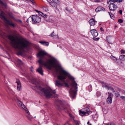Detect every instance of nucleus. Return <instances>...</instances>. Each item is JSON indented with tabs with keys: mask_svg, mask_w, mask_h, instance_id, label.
Listing matches in <instances>:
<instances>
[{
	"mask_svg": "<svg viewBox=\"0 0 125 125\" xmlns=\"http://www.w3.org/2000/svg\"><path fill=\"white\" fill-rule=\"evenodd\" d=\"M108 97H111V98L113 97V94L112 93L109 92L108 93Z\"/></svg>",
	"mask_w": 125,
	"mask_h": 125,
	"instance_id": "5701e85b",
	"label": "nucleus"
},
{
	"mask_svg": "<svg viewBox=\"0 0 125 125\" xmlns=\"http://www.w3.org/2000/svg\"><path fill=\"white\" fill-rule=\"evenodd\" d=\"M90 32L94 37H96L98 35V34L95 29L91 30Z\"/></svg>",
	"mask_w": 125,
	"mask_h": 125,
	"instance_id": "9d476101",
	"label": "nucleus"
},
{
	"mask_svg": "<svg viewBox=\"0 0 125 125\" xmlns=\"http://www.w3.org/2000/svg\"><path fill=\"white\" fill-rule=\"evenodd\" d=\"M69 122V121H68L65 124H64V125H65L66 124H68Z\"/></svg>",
	"mask_w": 125,
	"mask_h": 125,
	"instance_id": "8fccbe9b",
	"label": "nucleus"
},
{
	"mask_svg": "<svg viewBox=\"0 0 125 125\" xmlns=\"http://www.w3.org/2000/svg\"><path fill=\"white\" fill-rule=\"evenodd\" d=\"M33 67L32 66L31 67V71L32 72H33Z\"/></svg>",
	"mask_w": 125,
	"mask_h": 125,
	"instance_id": "a18cd8bd",
	"label": "nucleus"
},
{
	"mask_svg": "<svg viewBox=\"0 0 125 125\" xmlns=\"http://www.w3.org/2000/svg\"><path fill=\"white\" fill-rule=\"evenodd\" d=\"M43 9L44 10H47V8L45 7H44L43 8Z\"/></svg>",
	"mask_w": 125,
	"mask_h": 125,
	"instance_id": "de8ad7c7",
	"label": "nucleus"
},
{
	"mask_svg": "<svg viewBox=\"0 0 125 125\" xmlns=\"http://www.w3.org/2000/svg\"><path fill=\"white\" fill-rule=\"evenodd\" d=\"M61 101H59V103H60V104L61 105H62V104L61 103Z\"/></svg>",
	"mask_w": 125,
	"mask_h": 125,
	"instance_id": "603ef678",
	"label": "nucleus"
},
{
	"mask_svg": "<svg viewBox=\"0 0 125 125\" xmlns=\"http://www.w3.org/2000/svg\"><path fill=\"white\" fill-rule=\"evenodd\" d=\"M109 2L107 1V4H109Z\"/></svg>",
	"mask_w": 125,
	"mask_h": 125,
	"instance_id": "6e6d98bb",
	"label": "nucleus"
},
{
	"mask_svg": "<svg viewBox=\"0 0 125 125\" xmlns=\"http://www.w3.org/2000/svg\"><path fill=\"white\" fill-rule=\"evenodd\" d=\"M52 1L56 4L58 3V0H52Z\"/></svg>",
	"mask_w": 125,
	"mask_h": 125,
	"instance_id": "c756f323",
	"label": "nucleus"
},
{
	"mask_svg": "<svg viewBox=\"0 0 125 125\" xmlns=\"http://www.w3.org/2000/svg\"><path fill=\"white\" fill-rule=\"evenodd\" d=\"M121 54H124L125 53V51L123 50H121Z\"/></svg>",
	"mask_w": 125,
	"mask_h": 125,
	"instance_id": "e433bc0d",
	"label": "nucleus"
},
{
	"mask_svg": "<svg viewBox=\"0 0 125 125\" xmlns=\"http://www.w3.org/2000/svg\"><path fill=\"white\" fill-rule=\"evenodd\" d=\"M111 1L112 2H117L118 1V0H109V1Z\"/></svg>",
	"mask_w": 125,
	"mask_h": 125,
	"instance_id": "72a5a7b5",
	"label": "nucleus"
},
{
	"mask_svg": "<svg viewBox=\"0 0 125 125\" xmlns=\"http://www.w3.org/2000/svg\"><path fill=\"white\" fill-rule=\"evenodd\" d=\"M0 4L2 6L4 7L5 8H6L7 6L6 4L3 2L1 0H0Z\"/></svg>",
	"mask_w": 125,
	"mask_h": 125,
	"instance_id": "aec40b11",
	"label": "nucleus"
},
{
	"mask_svg": "<svg viewBox=\"0 0 125 125\" xmlns=\"http://www.w3.org/2000/svg\"><path fill=\"white\" fill-rule=\"evenodd\" d=\"M109 14V15H110V17H111V13L110 12H108Z\"/></svg>",
	"mask_w": 125,
	"mask_h": 125,
	"instance_id": "864d4df0",
	"label": "nucleus"
},
{
	"mask_svg": "<svg viewBox=\"0 0 125 125\" xmlns=\"http://www.w3.org/2000/svg\"><path fill=\"white\" fill-rule=\"evenodd\" d=\"M112 98L111 97H107L106 101L108 104H111L112 102Z\"/></svg>",
	"mask_w": 125,
	"mask_h": 125,
	"instance_id": "dca6fc26",
	"label": "nucleus"
},
{
	"mask_svg": "<svg viewBox=\"0 0 125 125\" xmlns=\"http://www.w3.org/2000/svg\"><path fill=\"white\" fill-rule=\"evenodd\" d=\"M123 0H118V1L117 2H121Z\"/></svg>",
	"mask_w": 125,
	"mask_h": 125,
	"instance_id": "49530a36",
	"label": "nucleus"
},
{
	"mask_svg": "<svg viewBox=\"0 0 125 125\" xmlns=\"http://www.w3.org/2000/svg\"><path fill=\"white\" fill-rule=\"evenodd\" d=\"M107 89L109 90H111L113 92H115L114 89L110 86H109Z\"/></svg>",
	"mask_w": 125,
	"mask_h": 125,
	"instance_id": "b1692460",
	"label": "nucleus"
},
{
	"mask_svg": "<svg viewBox=\"0 0 125 125\" xmlns=\"http://www.w3.org/2000/svg\"><path fill=\"white\" fill-rule=\"evenodd\" d=\"M100 30L102 31H104V30L103 29L102 27H101L100 28Z\"/></svg>",
	"mask_w": 125,
	"mask_h": 125,
	"instance_id": "c03bdc74",
	"label": "nucleus"
},
{
	"mask_svg": "<svg viewBox=\"0 0 125 125\" xmlns=\"http://www.w3.org/2000/svg\"><path fill=\"white\" fill-rule=\"evenodd\" d=\"M74 122L76 125H78L79 124V121L73 119Z\"/></svg>",
	"mask_w": 125,
	"mask_h": 125,
	"instance_id": "bb28decb",
	"label": "nucleus"
},
{
	"mask_svg": "<svg viewBox=\"0 0 125 125\" xmlns=\"http://www.w3.org/2000/svg\"><path fill=\"white\" fill-rule=\"evenodd\" d=\"M119 59L122 61H125V55H121L120 56Z\"/></svg>",
	"mask_w": 125,
	"mask_h": 125,
	"instance_id": "f3484780",
	"label": "nucleus"
},
{
	"mask_svg": "<svg viewBox=\"0 0 125 125\" xmlns=\"http://www.w3.org/2000/svg\"><path fill=\"white\" fill-rule=\"evenodd\" d=\"M17 62L18 64L19 65H23L24 64L21 60L19 59H17Z\"/></svg>",
	"mask_w": 125,
	"mask_h": 125,
	"instance_id": "a211bd4d",
	"label": "nucleus"
},
{
	"mask_svg": "<svg viewBox=\"0 0 125 125\" xmlns=\"http://www.w3.org/2000/svg\"><path fill=\"white\" fill-rule=\"evenodd\" d=\"M111 58L112 59L115 61H117L118 60L117 59L114 57L113 56H111Z\"/></svg>",
	"mask_w": 125,
	"mask_h": 125,
	"instance_id": "a878e982",
	"label": "nucleus"
},
{
	"mask_svg": "<svg viewBox=\"0 0 125 125\" xmlns=\"http://www.w3.org/2000/svg\"><path fill=\"white\" fill-rule=\"evenodd\" d=\"M55 84L56 86L58 87H61L63 85V83L58 80H56V81Z\"/></svg>",
	"mask_w": 125,
	"mask_h": 125,
	"instance_id": "9b49d317",
	"label": "nucleus"
},
{
	"mask_svg": "<svg viewBox=\"0 0 125 125\" xmlns=\"http://www.w3.org/2000/svg\"><path fill=\"white\" fill-rule=\"evenodd\" d=\"M109 8L111 10L115 11L117 8V7L114 3H112L109 5Z\"/></svg>",
	"mask_w": 125,
	"mask_h": 125,
	"instance_id": "6e6552de",
	"label": "nucleus"
},
{
	"mask_svg": "<svg viewBox=\"0 0 125 125\" xmlns=\"http://www.w3.org/2000/svg\"><path fill=\"white\" fill-rule=\"evenodd\" d=\"M62 109H67V108H68V107H66V106H65L64 105H63L62 106Z\"/></svg>",
	"mask_w": 125,
	"mask_h": 125,
	"instance_id": "c9c22d12",
	"label": "nucleus"
},
{
	"mask_svg": "<svg viewBox=\"0 0 125 125\" xmlns=\"http://www.w3.org/2000/svg\"><path fill=\"white\" fill-rule=\"evenodd\" d=\"M36 10L37 12H38L40 15H41V16H42V17H43L44 18H46L47 17V15L43 14L42 12L40 11H39L36 10Z\"/></svg>",
	"mask_w": 125,
	"mask_h": 125,
	"instance_id": "4468645a",
	"label": "nucleus"
},
{
	"mask_svg": "<svg viewBox=\"0 0 125 125\" xmlns=\"http://www.w3.org/2000/svg\"><path fill=\"white\" fill-rule=\"evenodd\" d=\"M65 10H67L69 12H70V10H69V9H68L67 8H65Z\"/></svg>",
	"mask_w": 125,
	"mask_h": 125,
	"instance_id": "37998d69",
	"label": "nucleus"
},
{
	"mask_svg": "<svg viewBox=\"0 0 125 125\" xmlns=\"http://www.w3.org/2000/svg\"><path fill=\"white\" fill-rule=\"evenodd\" d=\"M101 0H99L98 1H100Z\"/></svg>",
	"mask_w": 125,
	"mask_h": 125,
	"instance_id": "bf43d9fd",
	"label": "nucleus"
},
{
	"mask_svg": "<svg viewBox=\"0 0 125 125\" xmlns=\"http://www.w3.org/2000/svg\"><path fill=\"white\" fill-rule=\"evenodd\" d=\"M89 22L91 26H93L95 25L96 21L94 19L92 18L89 21Z\"/></svg>",
	"mask_w": 125,
	"mask_h": 125,
	"instance_id": "f8f14e48",
	"label": "nucleus"
},
{
	"mask_svg": "<svg viewBox=\"0 0 125 125\" xmlns=\"http://www.w3.org/2000/svg\"><path fill=\"white\" fill-rule=\"evenodd\" d=\"M92 112L90 111L89 109L87 107L83 108L82 110L79 111V114L82 116H84L85 115V116L88 115L91 113Z\"/></svg>",
	"mask_w": 125,
	"mask_h": 125,
	"instance_id": "39448f33",
	"label": "nucleus"
},
{
	"mask_svg": "<svg viewBox=\"0 0 125 125\" xmlns=\"http://www.w3.org/2000/svg\"><path fill=\"white\" fill-rule=\"evenodd\" d=\"M89 121H88L87 123V124L88 125H91V124H89Z\"/></svg>",
	"mask_w": 125,
	"mask_h": 125,
	"instance_id": "09e8293b",
	"label": "nucleus"
},
{
	"mask_svg": "<svg viewBox=\"0 0 125 125\" xmlns=\"http://www.w3.org/2000/svg\"><path fill=\"white\" fill-rule=\"evenodd\" d=\"M118 22L120 23H122L123 22V20L122 19H119L118 20Z\"/></svg>",
	"mask_w": 125,
	"mask_h": 125,
	"instance_id": "2f4dec72",
	"label": "nucleus"
},
{
	"mask_svg": "<svg viewBox=\"0 0 125 125\" xmlns=\"http://www.w3.org/2000/svg\"><path fill=\"white\" fill-rule=\"evenodd\" d=\"M107 125H115V124L113 123L108 124Z\"/></svg>",
	"mask_w": 125,
	"mask_h": 125,
	"instance_id": "58836bf2",
	"label": "nucleus"
},
{
	"mask_svg": "<svg viewBox=\"0 0 125 125\" xmlns=\"http://www.w3.org/2000/svg\"><path fill=\"white\" fill-rule=\"evenodd\" d=\"M102 86L103 87H105L108 89L109 85L108 84L105 83L104 84L102 85Z\"/></svg>",
	"mask_w": 125,
	"mask_h": 125,
	"instance_id": "412c9836",
	"label": "nucleus"
},
{
	"mask_svg": "<svg viewBox=\"0 0 125 125\" xmlns=\"http://www.w3.org/2000/svg\"><path fill=\"white\" fill-rule=\"evenodd\" d=\"M37 56L39 59L38 62L39 66L36 70V71L41 75H43L42 66L46 67L49 69L53 67L55 69L54 72L56 75H57L58 79L63 83L65 86L69 87V85L66 83L65 80L68 77L71 82V88L69 91L70 95L72 98H74L76 96L78 87L77 84L75 81L74 78L63 68L55 58L48 54L45 51H40L37 54Z\"/></svg>",
	"mask_w": 125,
	"mask_h": 125,
	"instance_id": "f257e3e1",
	"label": "nucleus"
},
{
	"mask_svg": "<svg viewBox=\"0 0 125 125\" xmlns=\"http://www.w3.org/2000/svg\"><path fill=\"white\" fill-rule=\"evenodd\" d=\"M14 100L16 101L19 107L26 110V109L27 108L23 103L21 101H20L18 97H16L14 98Z\"/></svg>",
	"mask_w": 125,
	"mask_h": 125,
	"instance_id": "423d86ee",
	"label": "nucleus"
},
{
	"mask_svg": "<svg viewBox=\"0 0 125 125\" xmlns=\"http://www.w3.org/2000/svg\"><path fill=\"white\" fill-rule=\"evenodd\" d=\"M15 21H17V22H18V21H19V22H20V23H22V21H21V20H15Z\"/></svg>",
	"mask_w": 125,
	"mask_h": 125,
	"instance_id": "4c0bfd02",
	"label": "nucleus"
},
{
	"mask_svg": "<svg viewBox=\"0 0 125 125\" xmlns=\"http://www.w3.org/2000/svg\"><path fill=\"white\" fill-rule=\"evenodd\" d=\"M118 12L121 15L122 14V11L121 10H119L118 11Z\"/></svg>",
	"mask_w": 125,
	"mask_h": 125,
	"instance_id": "ea45409f",
	"label": "nucleus"
},
{
	"mask_svg": "<svg viewBox=\"0 0 125 125\" xmlns=\"http://www.w3.org/2000/svg\"><path fill=\"white\" fill-rule=\"evenodd\" d=\"M33 23H39L41 21V18L37 15H33Z\"/></svg>",
	"mask_w": 125,
	"mask_h": 125,
	"instance_id": "0eeeda50",
	"label": "nucleus"
},
{
	"mask_svg": "<svg viewBox=\"0 0 125 125\" xmlns=\"http://www.w3.org/2000/svg\"><path fill=\"white\" fill-rule=\"evenodd\" d=\"M92 86L91 85H89L88 87V88L89 89V91L90 92L92 90Z\"/></svg>",
	"mask_w": 125,
	"mask_h": 125,
	"instance_id": "c85d7f7f",
	"label": "nucleus"
},
{
	"mask_svg": "<svg viewBox=\"0 0 125 125\" xmlns=\"http://www.w3.org/2000/svg\"><path fill=\"white\" fill-rule=\"evenodd\" d=\"M114 92H115V95L116 97H118L120 95V94H119L118 92L117 91H115Z\"/></svg>",
	"mask_w": 125,
	"mask_h": 125,
	"instance_id": "393cba45",
	"label": "nucleus"
},
{
	"mask_svg": "<svg viewBox=\"0 0 125 125\" xmlns=\"http://www.w3.org/2000/svg\"><path fill=\"white\" fill-rule=\"evenodd\" d=\"M120 97L122 99H123L125 101V96H120Z\"/></svg>",
	"mask_w": 125,
	"mask_h": 125,
	"instance_id": "473e14b6",
	"label": "nucleus"
},
{
	"mask_svg": "<svg viewBox=\"0 0 125 125\" xmlns=\"http://www.w3.org/2000/svg\"><path fill=\"white\" fill-rule=\"evenodd\" d=\"M8 39L11 41L13 47L17 51V54L21 56L24 55L25 52V49H28L29 48V43L24 39L16 37V39L13 36L9 35Z\"/></svg>",
	"mask_w": 125,
	"mask_h": 125,
	"instance_id": "f03ea898",
	"label": "nucleus"
},
{
	"mask_svg": "<svg viewBox=\"0 0 125 125\" xmlns=\"http://www.w3.org/2000/svg\"><path fill=\"white\" fill-rule=\"evenodd\" d=\"M16 83H17V90L18 91H21V85L20 82L17 79Z\"/></svg>",
	"mask_w": 125,
	"mask_h": 125,
	"instance_id": "1a4fd4ad",
	"label": "nucleus"
},
{
	"mask_svg": "<svg viewBox=\"0 0 125 125\" xmlns=\"http://www.w3.org/2000/svg\"><path fill=\"white\" fill-rule=\"evenodd\" d=\"M95 37H94L93 38V39L94 40H95L96 41H98V40L99 38H95Z\"/></svg>",
	"mask_w": 125,
	"mask_h": 125,
	"instance_id": "f704fd0d",
	"label": "nucleus"
},
{
	"mask_svg": "<svg viewBox=\"0 0 125 125\" xmlns=\"http://www.w3.org/2000/svg\"><path fill=\"white\" fill-rule=\"evenodd\" d=\"M69 115L70 116V117H71V118H72L73 119H74V116L72 115V114L69 113Z\"/></svg>",
	"mask_w": 125,
	"mask_h": 125,
	"instance_id": "7c9ffc66",
	"label": "nucleus"
},
{
	"mask_svg": "<svg viewBox=\"0 0 125 125\" xmlns=\"http://www.w3.org/2000/svg\"><path fill=\"white\" fill-rule=\"evenodd\" d=\"M26 111V113L28 114V115H30V113H29V112L28 111H27V109H26V110H25Z\"/></svg>",
	"mask_w": 125,
	"mask_h": 125,
	"instance_id": "a19ab883",
	"label": "nucleus"
},
{
	"mask_svg": "<svg viewBox=\"0 0 125 125\" xmlns=\"http://www.w3.org/2000/svg\"><path fill=\"white\" fill-rule=\"evenodd\" d=\"M28 118V119L31 120L32 117L30 115L26 116Z\"/></svg>",
	"mask_w": 125,
	"mask_h": 125,
	"instance_id": "cd10ccee",
	"label": "nucleus"
},
{
	"mask_svg": "<svg viewBox=\"0 0 125 125\" xmlns=\"http://www.w3.org/2000/svg\"><path fill=\"white\" fill-rule=\"evenodd\" d=\"M101 83L103 85L104 84H105V83H104L103 82H101Z\"/></svg>",
	"mask_w": 125,
	"mask_h": 125,
	"instance_id": "3c124183",
	"label": "nucleus"
},
{
	"mask_svg": "<svg viewBox=\"0 0 125 125\" xmlns=\"http://www.w3.org/2000/svg\"><path fill=\"white\" fill-rule=\"evenodd\" d=\"M13 18L14 19V20H15V18H14V17H13Z\"/></svg>",
	"mask_w": 125,
	"mask_h": 125,
	"instance_id": "13d9d810",
	"label": "nucleus"
},
{
	"mask_svg": "<svg viewBox=\"0 0 125 125\" xmlns=\"http://www.w3.org/2000/svg\"><path fill=\"white\" fill-rule=\"evenodd\" d=\"M0 10L1 12L0 14V18L3 20L6 24L12 28H15L17 26L16 24L13 23L12 21H10L8 20L6 17V15L5 14L3 11L1 10L0 9Z\"/></svg>",
	"mask_w": 125,
	"mask_h": 125,
	"instance_id": "20e7f679",
	"label": "nucleus"
},
{
	"mask_svg": "<svg viewBox=\"0 0 125 125\" xmlns=\"http://www.w3.org/2000/svg\"><path fill=\"white\" fill-rule=\"evenodd\" d=\"M49 3L50 4V5H51L52 4V3L51 2H49Z\"/></svg>",
	"mask_w": 125,
	"mask_h": 125,
	"instance_id": "4d7b16f0",
	"label": "nucleus"
},
{
	"mask_svg": "<svg viewBox=\"0 0 125 125\" xmlns=\"http://www.w3.org/2000/svg\"><path fill=\"white\" fill-rule=\"evenodd\" d=\"M27 78L30 82L35 85L36 88L44 93L46 98L57 97V95L55 94V90L53 91L49 87L42 88L39 83L36 81V79L32 76L30 77L28 76L27 77Z\"/></svg>",
	"mask_w": 125,
	"mask_h": 125,
	"instance_id": "7ed1b4c3",
	"label": "nucleus"
},
{
	"mask_svg": "<svg viewBox=\"0 0 125 125\" xmlns=\"http://www.w3.org/2000/svg\"><path fill=\"white\" fill-rule=\"evenodd\" d=\"M39 42L42 44L44 46H48L49 45V43L45 41H40Z\"/></svg>",
	"mask_w": 125,
	"mask_h": 125,
	"instance_id": "2eb2a0df",
	"label": "nucleus"
},
{
	"mask_svg": "<svg viewBox=\"0 0 125 125\" xmlns=\"http://www.w3.org/2000/svg\"><path fill=\"white\" fill-rule=\"evenodd\" d=\"M33 1V0H31V2L32 3V4L33 5H35V2H34Z\"/></svg>",
	"mask_w": 125,
	"mask_h": 125,
	"instance_id": "79ce46f5",
	"label": "nucleus"
},
{
	"mask_svg": "<svg viewBox=\"0 0 125 125\" xmlns=\"http://www.w3.org/2000/svg\"><path fill=\"white\" fill-rule=\"evenodd\" d=\"M54 33V32L53 31L52 32L50 35V36L53 37H56L57 36V35H55Z\"/></svg>",
	"mask_w": 125,
	"mask_h": 125,
	"instance_id": "4be33fe9",
	"label": "nucleus"
},
{
	"mask_svg": "<svg viewBox=\"0 0 125 125\" xmlns=\"http://www.w3.org/2000/svg\"><path fill=\"white\" fill-rule=\"evenodd\" d=\"M33 16L31 17V16L27 20V22L28 23H29L30 21L31 22L32 21L33 22Z\"/></svg>",
	"mask_w": 125,
	"mask_h": 125,
	"instance_id": "6ab92c4d",
	"label": "nucleus"
},
{
	"mask_svg": "<svg viewBox=\"0 0 125 125\" xmlns=\"http://www.w3.org/2000/svg\"><path fill=\"white\" fill-rule=\"evenodd\" d=\"M58 108H58V109H60V108L61 109V108H60V106H58Z\"/></svg>",
	"mask_w": 125,
	"mask_h": 125,
	"instance_id": "5fc2aeb1",
	"label": "nucleus"
},
{
	"mask_svg": "<svg viewBox=\"0 0 125 125\" xmlns=\"http://www.w3.org/2000/svg\"><path fill=\"white\" fill-rule=\"evenodd\" d=\"M105 9L102 7H98L95 9V11L96 12H98L102 10H104Z\"/></svg>",
	"mask_w": 125,
	"mask_h": 125,
	"instance_id": "ddd939ff",
	"label": "nucleus"
}]
</instances>
